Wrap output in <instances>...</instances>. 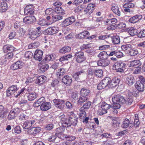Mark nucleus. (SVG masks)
<instances>
[{"mask_svg":"<svg viewBox=\"0 0 145 145\" xmlns=\"http://www.w3.org/2000/svg\"><path fill=\"white\" fill-rule=\"evenodd\" d=\"M121 48L123 51H126L127 53L131 48H132V46L130 44H126L121 46Z\"/></svg>","mask_w":145,"mask_h":145,"instance_id":"obj_33","label":"nucleus"},{"mask_svg":"<svg viewBox=\"0 0 145 145\" xmlns=\"http://www.w3.org/2000/svg\"><path fill=\"white\" fill-rule=\"evenodd\" d=\"M93 19L95 20V22H96V24L94 26L95 28H96L98 27L101 24L100 22L103 20V18L100 17L99 18H94Z\"/></svg>","mask_w":145,"mask_h":145,"instance_id":"obj_37","label":"nucleus"},{"mask_svg":"<svg viewBox=\"0 0 145 145\" xmlns=\"http://www.w3.org/2000/svg\"><path fill=\"white\" fill-rule=\"evenodd\" d=\"M53 102L55 106L57 108L62 110L65 106V101L63 100L60 99H54Z\"/></svg>","mask_w":145,"mask_h":145,"instance_id":"obj_6","label":"nucleus"},{"mask_svg":"<svg viewBox=\"0 0 145 145\" xmlns=\"http://www.w3.org/2000/svg\"><path fill=\"white\" fill-rule=\"evenodd\" d=\"M29 37L32 40H34L39 36L36 33L35 31L29 32Z\"/></svg>","mask_w":145,"mask_h":145,"instance_id":"obj_45","label":"nucleus"},{"mask_svg":"<svg viewBox=\"0 0 145 145\" xmlns=\"http://www.w3.org/2000/svg\"><path fill=\"white\" fill-rule=\"evenodd\" d=\"M111 38L112 42L114 44H117L120 43V39L119 36H113Z\"/></svg>","mask_w":145,"mask_h":145,"instance_id":"obj_34","label":"nucleus"},{"mask_svg":"<svg viewBox=\"0 0 145 145\" xmlns=\"http://www.w3.org/2000/svg\"><path fill=\"white\" fill-rule=\"evenodd\" d=\"M7 8V4L4 2H2L0 5V9L2 12H5Z\"/></svg>","mask_w":145,"mask_h":145,"instance_id":"obj_38","label":"nucleus"},{"mask_svg":"<svg viewBox=\"0 0 145 145\" xmlns=\"http://www.w3.org/2000/svg\"><path fill=\"white\" fill-rule=\"evenodd\" d=\"M133 126V125L131 123H130L129 120L128 119H125L123 121V124L121 125L123 128H126L128 127H132Z\"/></svg>","mask_w":145,"mask_h":145,"instance_id":"obj_29","label":"nucleus"},{"mask_svg":"<svg viewBox=\"0 0 145 145\" xmlns=\"http://www.w3.org/2000/svg\"><path fill=\"white\" fill-rule=\"evenodd\" d=\"M59 119L64 127H69L72 125L75 126L77 124V119L76 118L69 117L68 118L64 114H62L59 117Z\"/></svg>","mask_w":145,"mask_h":145,"instance_id":"obj_2","label":"nucleus"},{"mask_svg":"<svg viewBox=\"0 0 145 145\" xmlns=\"http://www.w3.org/2000/svg\"><path fill=\"white\" fill-rule=\"evenodd\" d=\"M116 68H123L125 67L126 64L121 61L116 62L115 64Z\"/></svg>","mask_w":145,"mask_h":145,"instance_id":"obj_35","label":"nucleus"},{"mask_svg":"<svg viewBox=\"0 0 145 145\" xmlns=\"http://www.w3.org/2000/svg\"><path fill=\"white\" fill-rule=\"evenodd\" d=\"M78 94L76 92H73L72 93L71 97L72 99L74 100H76L78 99Z\"/></svg>","mask_w":145,"mask_h":145,"instance_id":"obj_53","label":"nucleus"},{"mask_svg":"<svg viewBox=\"0 0 145 145\" xmlns=\"http://www.w3.org/2000/svg\"><path fill=\"white\" fill-rule=\"evenodd\" d=\"M110 63V61L107 59H100L97 62V64L98 66L103 67H106L109 65Z\"/></svg>","mask_w":145,"mask_h":145,"instance_id":"obj_13","label":"nucleus"},{"mask_svg":"<svg viewBox=\"0 0 145 145\" xmlns=\"http://www.w3.org/2000/svg\"><path fill=\"white\" fill-rule=\"evenodd\" d=\"M126 99L122 96L119 95H115L112 99L113 103L112 107L114 109H118L120 108V104L125 103L127 105H130L133 102L132 97L127 96Z\"/></svg>","mask_w":145,"mask_h":145,"instance_id":"obj_1","label":"nucleus"},{"mask_svg":"<svg viewBox=\"0 0 145 145\" xmlns=\"http://www.w3.org/2000/svg\"><path fill=\"white\" fill-rule=\"evenodd\" d=\"M8 113L6 108H5L2 105H0V118H4L6 117Z\"/></svg>","mask_w":145,"mask_h":145,"instance_id":"obj_16","label":"nucleus"},{"mask_svg":"<svg viewBox=\"0 0 145 145\" xmlns=\"http://www.w3.org/2000/svg\"><path fill=\"white\" fill-rule=\"evenodd\" d=\"M13 132H14L17 134L20 133H21V129L19 126H16L14 127V129L12 130Z\"/></svg>","mask_w":145,"mask_h":145,"instance_id":"obj_57","label":"nucleus"},{"mask_svg":"<svg viewBox=\"0 0 145 145\" xmlns=\"http://www.w3.org/2000/svg\"><path fill=\"white\" fill-rule=\"evenodd\" d=\"M33 56V54L31 52L27 51L25 53L24 55L25 57L29 59L32 57Z\"/></svg>","mask_w":145,"mask_h":145,"instance_id":"obj_64","label":"nucleus"},{"mask_svg":"<svg viewBox=\"0 0 145 145\" xmlns=\"http://www.w3.org/2000/svg\"><path fill=\"white\" fill-rule=\"evenodd\" d=\"M86 110L83 109V108H81L80 109V114L79 117L81 119L84 118L86 117Z\"/></svg>","mask_w":145,"mask_h":145,"instance_id":"obj_36","label":"nucleus"},{"mask_svg":"<svg viewBox=\"0 0 145 145\" xmlns=\"http://www.w3.org/2000/svg\"><path fill=\"white\" fill-rule=\"evenodd\" d=\"M66 134H63V133H56L55 134V135L56 136V138L57 137L58 138L61 139H64L65 138V137Z\"/></svg>","mask_w":145,"mask_h":145,"instance_id":"obj_63","label":"nucleus"},{"mask_svg":"<svg viewBox=\"0 0 145 145\" xmlns=\"http://www.w3.org/2000/svg\"><path fill=\"white\" fill-rule=\"evenodd\" d=\"M17 86L12 85L10 86L7 90L6 91V94L7 97H9L16 91L18 89Z\"/></svg>","mask_w":145,"mask_h":145,"instance_id":"obj_8","label":"nucleus"},{"mask_svg":"<svg viewBox=\"0 0 145 145\" xmlns=\"http://www.w3.org/2000/svg\"><path fill=\"white\" fill-rule=\"evenodd\" d=\"M29 118V117L26 113H22L19 116V119L21 121L26 120Z\"/></svg>","mask_w":145,"mask_h":145,"instance_id":"obj_51","label":"nucleus"},{"mask_svg":"<svg viewBox=\"0 0 145 145\" xmlns=\"http://www.w3.org/2000/svg\"><path fill=\"white\" fill-rule=\"evenodd\" d=\"M65 138L66 139V140L69 141H73L74 140L76 139V137L73 136H71L70 135H65Z\"/></svg>","mask_w":145,"mask_h":145,"instance_id":"obj_56","label":"nucleus"},{"mask_svg":"<svg viewBox=\"0 0 145 145\" xmlns=\"http://www.w3.org/2000/svg\"><path fill=\"white\" fill-rule=\"evenodd\" d=\"M45 102L44 97H42L38 99L36 101H35L33 105V106L34 107H37L40 105H41Z\"/></svg>","mask_w":145,"mask_h":145,"instance_id":"obj_23","label":"nucleus"},{"mask_svg":"<svg viewBox=\"0 0 145 145\" xmlns=\"http://www.w3.org/2000/svg\"><path fill=\"white\" fill-rule=\"evenodd\" d=\"M54 8V10L56 13L61 14H64V10L61 7H59Z\"/></svg>","mask_w":145,"mask_h":145,"instance_id":"obj_52","label":"nucleus"},{"mask_svg":"<svg viewBox=\"0 0 145 145\" xmlns=\"http://www.w3.org/2000/svg\"><path fill=\"white\" fill-rule=\"evenodd\" d=\"M24 12L26 15L33 14L34 13V11L33 10L32 5H30L26 6L24 8Z\"/></svg>","mask_w":145,"mask_h":145,"instance_id":"obj_14","label":"nucleus"},{"mask_svg":"<svg viewBox=\"0 0 145 145\" xmlns=\"http://www.w3.org/2000/svg\"><path fill=\"white\" fill-rule=\"evenodd\" d=\"M144 84L140 82L136 81L135 84V87L139 91L142 92L144 89Z\"/></svg>","mask_w":145,"mask_h":145,"instance_id":"obj_17","label":"nucleus"},{"mask_svg":"<svg viewBox=\"0 0 145 145\" xmlns=\"http://www.w3.org/2000/svg\"><path fill=\"white\" fill-rule=\"evenodd\" d=\"M54 125L53 124L50 123L48 124L44 127V129L47 131H50L53 129Z\"/></svg>","mask_w":145,"mask_h":145,"instance_id":"obj_60","label":"nucleus"},{"mask_svg":"<svg viewBox=\"0 0 145 145\" xmlns=\"http://www.w3.org/2000/svg\"><path fill=\"white\" fill-rule=\"evenodd\" d=\"M90 93L89 90L84 88H82L80 91V94L82 96L87 97Z\"/></svg>","mask_w":145,"mask_h":145,"instance_id":"obj_30","label":"nucleus"},{"mask_svg":"<svg viewBox=\"0 0 145 145\" xmlns=\"http://www.w3.org/2000/svg\"><path fill=\"white\" fill-rule=\"evenodd\" d=\"M63 17L61 16L57 15H55L52 14V19L54 22H55L57 21L62 19Z\"/></svg>","mask_w":145,"mask_h":145,"instance_id":"obj_44","label":"nucleus"},{"mask_svg":"<svg viewBox=\"0 0 145 145\" xmlns=\"http://www.w3.org/2000/svg\"><path fill=\"white\" fill-rule=\"evenodd\" d=\"M135 5L134 4L131 3H125L123 5V7L124 8H133Z\"/></svg>","mask_w":145,"mask_h":145,"instance_id":"obj_62","label":"nucleus"},{"mask_svg":"<svg viewBox=\"0 0 145 145\" xmlns=\"http://www.w3.org/2000/svg\"><path fill=\"white\" fill-rule=\"evenodd\" d=\"M20 112V110L18 108L12 109L8 116V119L9 120L14 119Z\"/></svg>","mask_w":145,"mask_h":145,"instance_id":"obj_3","label":"nucleus"},{"mask_svg":"<svg viewBox=\"0 0 145 145\" xmlns=\"http://www.w3.org/2000/svg\"><path fill=\"white\" fill-rule=\"evenodd\" d=\"M142 64L140 60H135L130 61L129 65L130 67L137 68L141 66Z\"/></svg>","mask_w":145,"mask_h":145,"instance_id":"obj_21","label":"nucleus"},{"mask_svg":"<svg viewBox=\"0 0 145 145\" xmlns=\"http://www.w3.org/2000/svg\"><path fill=\"white\" fill-rule=\"evenodd\" d=\"M38 24L42 26H45L46 25H48V24L46 22V20L42 19L40 20L38 23Z\"/></svg>","mask_w":145,"mask_h":145,"instance_id":"obj_61","label":"nucleus"},{"mask_svg":"<svg viewBox=\"0 0 145 145\" xmlns=\"http://www.w3.org/2000/svg\"><path fill=\"white\" fill-rule=\"evenodd\" d=\"M37 96L35 93H29L28 96V99L29 101L33 100L35 98H36Z\"/></svg>","mask_w":145,"mask_h":145,"instance_id":"obj_42","label":"nucleus"},{"mask_svg":"<svg viewBox=\"0 0 145 145\" xmlns=\"http://www.w3.org/2000/svg\"><path fill=\"white\" fill-rule=\"evenodd\" d=\"M31 127L30 120H26L23 123L22 127L24 129H27Z\"/></svg>","mask_w":145,"mask_h":145,"instance_id":"obj_41","label":"nucleus"},{"mask_svg":"<svg viewBox=\"0 0 145 145\" xmlns=\"http://www.w3.org/2000/svg\"><path fill=\"white\" fill-rule=\"evenodd\" d=\"M41 130V128L39 127H32L28 131L29 134L33 135L39 133Z\"/></svg>","mask_w":145,"mask_h":145,"instance_id":"obj_20","label":"nucleus"},{"mask_svg":"<svg viewBox=\"0 0 145 145\" xmlns=\"http://www.w3.org/2000/svg\"><path fill=\"white\" fill-rule=\"evenodd\" d=\"M97 56L100 59H107L108 57L106 52L103 51L100 52V53Z\"/></svg>","mask_w":145,"mask_h":145,"instance_id":"obj_31","label":"nucleus"},{"mask_svg":"<svg viewBox=\"0 0 145 145\" xmlns=\"http://www.w3.org/2000/svg\"><path fill=\"white\" fill-rule=\"evenodd\" d=\"M35 18L33 16H27L24 18L23 21L24 23L26 24H31L35 20Z\"/></svg>","mask_w":145,"mask_h":145,"instance_id":"obj_12","label":"nucleus"},{"mask_svg":"<svg viewBox=\"0 0 145 145\" xmlns=\"http://www.w3.org/2000/svg\"><path fill=\"white\" fill-rule=\"evenodd\" d=\"M91 104V103L89 101H88L87 103L84 105L81 108H83V109L86 110L87 109L89 108L90 107Z\"/></svg>","mask_w":145,"mask_h":145,"instance_id":"obj_59","label":"nucleus"},{"mask_svg":"<svg viewBox=\"0 0 145 145\" xmlns=\"http://www.w3.org/2000/svg\"><path fill=\"white\" fill-rule=\"evenodd\" d=\"M137 35L138 37L140 38L145 37V30H141Z\"/></svg>","mask_w":145,"mask_h":145,"instance_id":"obj_58","label":"nucleus"},{"mask_svg":"<svg viewBox=\"0 0 145 145\" xmlns=\"http://www.w3.org/2000/svg\"><path fill=\"white\" fill-rule=\"evenodd\" d=\"M128 31V33L131 36H133L137 33L136 29H134L133 27L129 28Z\"/></svg>","mask_w":145,"mask_h":145,"instance_id":"obj_48","label":"nucleus"},{"mask_svg":"<svg viewBox=\"0 0 145 145\" xmlns=\"http://www.w3.org/2000/svg\"><path fill=\"white\" fill-rule=\"evenodd\" d=\"M71 50V48L69 46H65L63 48L59 50V52L61 53L63 52L66 53L69 52Z\"/></svg>","mask_w":145,"mask_h":145,"instance_id":"obj_49","label":"nucleus"},{"mask_svg":"<svg viewBox=\"0 0 145 145\" xmlns=\"http://www.w3.org/2000/svg\"><path fill=\"white\" fill-rule=\"evenodd\" d=\"M126 82L129 86H131L135 82V79L133 76H129L127 77Z\"/></svg>","mask_w":145,"mask_h":145,"instance_id":"obj_26","label":"nucleus"},{"mask_svg":"<svg viewBox=\"0 0 145 145\" xmlns=\"http://www.w3.org/2000/svg\"><path fill=\"white\" fill-rule=\"evenodd\" d=\"M74 57L78 63H81L85 60L84 53L81 51L76 52L74 56Z\"/></svg>","mask_w":145,"mask_h":145,"instance_id":"obj_7","label":"nucleus"},{"mask_svg":"<svg viewBox=\"0 0 145 145\" xmlns=\"http://www.w3.org/2000/svg\"><path fill=\"white\" fill-rule=\"evenodd\" d=\"M75 20L74 16H72L65 19L63 21V23L64 26H67L72 24Z\"/></svg>","mask_w":145,"mask_h":145,"instance_id":"obj_15","label":"nucleus"},{"mask_svg":"<svg viewBox=\"0 0 145 145\" xmlns=\"http://www.w3.org/2000/svg\"><path fill=\"white\" fill-rule=\"evenodd\" d=\"M43 52L40 50H36L34 53L33 58L39 61H41L43 59Z\"/></svg>","mask_w":145,"mask_h":145,"instance_id":"obj_9","label":"nucleus"},{"mask_svg":"<svg viewBox=\"0 0 145 145\" xmlns=\"http://www.w3.org/2000/svg\"><path fill=\"white\" fill-rule=\"evenodd\" d=\"M110 80V78L107 77L103 79L98 85L97 88L99 90L105 88L106 86L108 87V84Z\"/></svg>","mask_w":145,"mask_h":145,"instance_id":"obj_4","label":"nucleus"},{"mask_svg":"<svg viewBox=\"0 0 145 145\" xmlns=\"http://www.w3.org/2000/svg\"><path fill=\"white\" fill-rule=\"evenodd\" d=\"M58 29L57 27H53L47 28L46 29V31L48 35H52L56 33Z\"/></svg>","mask_w":145,"mask_h":145,"instance_id":"obj_19","label":"nucleus"},{"mask_svg":"<svg viewBox=\"0 0 145 145\" xmlns=\"http://www.w3.org/2000/svg\"><path fill=\"white\" fill-rule=\"evenodd\" d=\"M45 76H41L38 77L35 80V83L37 84H41L43 83L44 82Z\"/></svg>","mask_w":145,"mask_h":145,"instance_id":"obj_32","label":"nucleus"},{"mask_svg":"<svg viewBox=\"0 0 145 145\" xmlns=\"http://www.w3.org/2000/svg\"><path fill=\"white\" fill-rule=\"evenodd\" d=\"M23 62L20 61H18L12 65L11 68L13 70H16L22 67Z\"/></svg>","mask_w":145,"mask_h":145,"instance_id":"obj_22","label":"nucleus"},{"mask_svg":"<svg viewBox=\"0 0 145 145\" xmlns=\"http://www.w3.org/2000/svg\"><path fill=\"white\" fill-rule=\"evenodd\" d=\"M89 33L88 31H85L76 34V36L78 38L82 39L87 37L88 36H89Z\"/></svg>","mask_w":145,"mask_h":145,"instance_id":"obj_24","label":"nucleus"},{"mask_svg":"<svg viewBox=\"0 0 145 145\" xmlns=\"http://www.w3.org/2000/svg\"><path fill=\"white\" fill-rule=\"evenodd\" d=\"M54 56L53 55H47L45 57L44 60L46 61H48L50 60H53L54 58Z\"/></svg>","mask_w":145,"mask_h":145,"instance_id":"obj_55","label":"nucleus"},{"mask_svg":"<svg viewBox=\"0 0 145 145\" xmlns=\"http://www.w3.org/2000/svg\"><path fill=\"white\" fill-rule=\"evenodd\" d=\"M62 82L67 86H69L72 82V78L68 75L65 76L62 79Z\"/></svg>","mask_w":145,"mask_h":145,"instance_id":"obj_11","label":"nucleus"},{"mask_svg":"<svg viewBox=\"0 0 145 145\" xmlns=\"http://www.w3.org/2000/svg\"><path fill=\"white\" fill-rule=\"evenodd\" d=\"M116 27L118 28L119 29H122L125 28L126 26L125 24L123 23H121L118 24H116L115 25Z\"/></svg>","mask_w":145,"mask_h":145,"instance_id":"obj_54","label":"nucleus"},{"mask_svg":"<svg viewBox=\"0 0 145 145\" xmlns=\"http://www.w3.org/2000/svg\"><path fill=\"white\" fill-rule=\"evenodd\" d=\"M142 18V15H137L131 17L129 21L131 23H135L140 20Z\"/></svg>","mask_w":145,"mask_h":145,"instance_id":"obj_25","label":"nucleus"},{"mask_svg":"<svg viewBox=\"0 0 145 145\" xmlns=\"http://www.w3.org/2000/svg\"><path fill=\"white\" fill-rule=\"evenodd\" d=\"M14 48L12 46L9 45H5L3 47V51L5 53L12 52L14 50Z\"/></svg>","mask_w":145,"mask_h":145,"instance_id":"obj_27","label":"nucleus"},{"mask_svg":"<svg viewBox=\"0 0 145 145\" xmlns=\"http://www.w3.org/2000/svg\"><path fill=\"white\" fill-rule=\"evenodd\" d=\"M138 53L137 50L132 48L131 49L128 54L131 56H134L137 55Z\"/></svg>","mask_w":145,"mask_h":145,"instance_id":"obj_40","label":"nucleus"},{"mask_svg":"<svg viewBox=\"0 0 145 145\" xmlns=\"http://www.w3.org/2000/svg\"><path fill=\"white\" fill-rule=\"evenodd\" d=\"M48 65L47 64H44L40 67V70L42 72H44L48 69Z\"/></svg>","mask_w":145,"mask_h":145,"instance_id":"obj_50","label":"nucleus"},{"mask_svg":"<svg viewBox=\"0 0 145 145\" xmlns=\"http://www.w3.org/2000/svg\"><path fill=\"white\" fill-rule=\"evenodd\" d=\"M88 99V97L82 96L81 95L78 99L77 101L78 103L82 104L84 102H85Z\"/></svg>","mask_w":145,"mask_h":145,"instance_id":"obj_39","label":"nucleus"},{"mask_svg":"<svg viewBox=\"0 0 145 145\" xmlns=\"http://www.w3.org/2000/svg\"><path fill=\"white\" fill-rule=\"evenodd\" d=\"M65 73V71L63 68H60L56 72V75L57 77H59L63 76Z\"/></svg>","mask_w":145,"mask_h":145,"instance_id":"obj_43","label":"nucleus"},{"mask_svg":"<svg viewBox=\"0 0 145 145\" xmlns=\"http://www.w3.org/2000/svg\"><path fill=\"white\" fill-rule=\"evenodd\" d=\"M72 56L70 54H69L66 56H63L59 59L60 61H62L65 60H68V59L72 58Z\"/></svg>","mask_w":145,"mask_h":145,"instance_id":"obj_47","label":"nucleus"},{"mask_svg":"<svg viewBox=\"0 0 145 145\" xmlns=\"http://www.w3.org/2000/svg\"><path fill=\"white\" fill-rule=\"evenodd\" d=\"M111 107L110 105L104 102L101 105V109L99 111V115H102L107 113V110Z\"/></svg>","mask_w":145,"mask_h":145,"instance_id":"obj_5","label":"nucleus"},{"mask_svg":"<svg viewBox=\"0 0 145 145\" xmlns=\"http://www.w3.org/2000/svg\"><path fill=\"white\" fill-rule=\"evenodd\" d=\"M111 10L113 12L118 16L121 15V8L118 5L115 3H113L112 5Z\"/></svg>","mask_w":145,"mask_h":145,"instance_id":"obj_10","label":"nucleus"},{"mask_svg":"<svg viewBox=\"0 0 145 145\" xmlns=\"http://www.w3.org/2000/svg\"><path fill=\"white\" fill-rule=\"evenodd\" d=\"M51 107V104L50 102H46L43 103L40 106L41 110L43 111H46Z\"/></svg>","mask_w":145,"mask_h":145,"instance_id":"obj_28","label":"nucleus"},{"mask_svg":"<svg viewBox=\"0 0 145 145\" xmlns=\"http://www.w3.org/2000/svg\"><path fill=\"white\" fill-rule=\"evenodd\" d=\"M95 5L93 3H90L88 5L86 8L84 10V12L86 14L88 13L89 14L91 13L93 11Z\"/></svg>","mask_w":145,"mask_h":145,"instance_id":"obj_18","label":"nucleus"},{"mask_svg":"<svg viewBox=\"0 0 145 145\" xmlns=\"http://www.w3.org/2000/svg\"><path fill=\"white\" fill-rule=\"evenodd\" d=\"M94 74L96 76L101 77L103 76V71L101 69L95 70Z\"/></svg>","mask_w":145,"mask_h":145,"instance_id":"obj_46","label":"nucleus"}]
</instances>
